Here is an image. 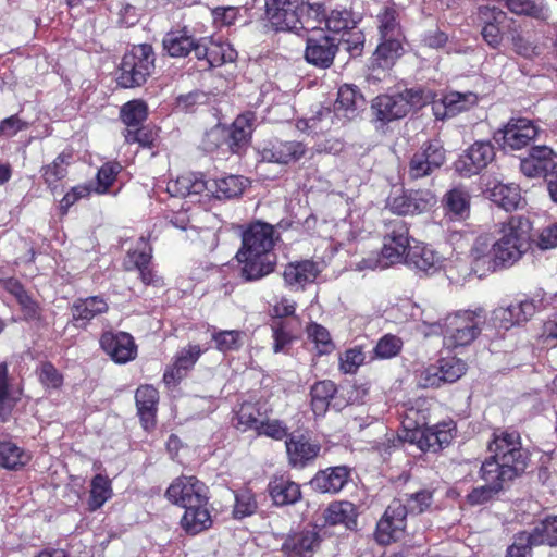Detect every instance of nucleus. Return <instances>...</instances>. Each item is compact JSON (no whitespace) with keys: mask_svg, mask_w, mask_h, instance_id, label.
I'll return each mask as SVG.
<instances>
[{"mask_svg":"<svg viewBox=\"0 0 557 557\" xmlns=\"http://www.w3.org/2000/svg\"><path fill=\"white\" fill-rule=\"evenodd\" d=\"M30 460V455L11 441H0V467L17 470Z\"/></svg>","mask_w":557,"mask_h":557,"instance_id":"obj_46","label":"nucleus"},{"mask_svg":"<svg viewBox=\"0 0 557 557\" xmlns=\"http://www.w3.org/2000/svg\"><path fill=\"white\" fill-rule=\"evenodd\" d=\"M212 339L222 352L237 350L243 345V333L239 331H214Z\"/></svg>","mask_w":557,"mask_h":557,"instance_id":"obj_57","label":"nucleus"},{"mask_svg":"<svg viewBox=\"0 0 557 557\" xmlns=\"http://www.w3.org/2000/svg\"><path fill=\"white\" fill-rule=\"evenodd\" d=\"M521 172L528 177H547L557 174V153L547 146L533 147L520 162Z\"/></svg>","mask_w":557,"mask_h":557,"instance_id":"obj_18","label":"nucleus"},{"mask_svg":"<svg viewBox=\"0 0 557 557\" xmlns=\"http://www.w3.org/2000/svg\"><path fill=\"white\" fill-rule=\"evenodd\" d=\"M138 416L145 430H150L156 423L159 393L151 385H143L135 394Z\"/></svg>","mask_w":557,"mask_h":557,"instance_id":"obj_33","label":"nucleus"},{"mask_svg":"<svg viewBox=\"0 0 557 557\" xmlns=\"http://www.w3.org/2000/svg\"><path fill=\"white\" fill-rule=\"evenodd\" d=\"M539 135V127L529 119L512 117L503 129H499L495 139L505 148L520 150L527 147Z\"/></svg>","mask_w":557,"mask_h":557,"instance_id":"obj_11","label":"nucleus"},{"mask_svg":"<svg viewBox=\"0 0 557 557\" xmlns=\"http://www.w3.org/2000/svg\"><path fill=\"white\" fill-rule=\"evenodd\" d=\"M121 169L122 166L119 163H106L102 165L97 174V193H106L115 181V177L120 173Z\"/></svg>","mask_w":557,"mask_h":557,"instance_id":"obj_63","label":"nucleus"},{"mask_svg":"<svg viewBox=\"0 0 557 557\" xmlns=\"http://www.w3.org/2000/svg\"><path fill=\"white\" fill-rule=\"evenodd\" d=\"M409 250V230L401 220L387 225L381 253H371L356 263V270H383L401 262Z\"/></svg>","mask_w":557,"mask_h":557,"instance_id":"obj_2","label":"nucleus"},{"mask_svg":"<svg viewBox=\"0 0 557 557\" xmlns=\"http://www.w3.org/2000/svg\"><path fill=\"white\" fill-rule=\"evenodd\" d=\"M324 16V9L320 3H309L302 0L301 10H300V20L299 30H312L318 32L322 24V20Z\"/></svg>","mask_w":557,"mask_h":557,"instance_id":"obj_53","label":"nucleus"},{"mask_svg":"<svg viewBox=\"0 0 557 557\" xmlns=\"http://www.w3.org/2000/svg\"><path fill=\"white\" fill-rule=\"evenodd\" d=\"M494 157V147L490 141H475L455 162V169L463 176H472L486 168Z\"/></svg>","mask_w":557,"mask_h":557,"instance_id":"obj_17","label":"nucleus"},{"mask_svg":"<svg viewBox=\"0 0 557 557\" xmlns=\"http://www.w3.org/2000/svg\"><path fill=\"white\" fill-rule=\"evenodd\" d=\"M257 510V502L250 491H242L235 494V505L233 517L235 519H244L253 515Z\"/></svg>","mask_w":557,"mask_h":557,"instance_id":"obj_60","label":"nucleus"},{"mask_svg":"<svg viewBox=\"0 0 557 557\" xmlns=\"http://www.w3.org/2000/svg\"><path fill=\"white\" fill-rule=\"evenodd\" d=\"M150 260L151 247L144 238H140L137 247L128 251L123 264L127 271L137 270L144 284H156L158 280H156L153 271L149 268Z\"/></svg>","mask_w":557,"mask_h":557,"instance_id":"obj_27","label":"nucleus"},{"mask_svg":"<svg viewBox=\"0 0 557 557\" xmlns=\"http://www.w3.org/2000/svg\"><path fill=\"white\" fill-rule=\"evenodd\" d=\"M320 543L315 529H306L289 534L282 544L286 557H311Z\"/></svg>","mask_w":557,"mask_h":557,"instance_id":"obj_22","label":"nucleus"},{"mask_svg":"<svg viewBox=\"0 0 557 557\" xmlns=\"http://www.w3.org/2000/svg\"><path fill=\"white\" fill-rule=\"evenodd\" d=\"M479 15L485 25L482 28V36L486 44L492 48H498L503 40V34L499 28L507 14L495 7H480Z\"/></svg>","mask_w":557,"mask_h":557,"instance_id":"obj_31","label":"nucleus"},{"mask_svg":"<svg viewBox=\"0 0 557 557\" xmlns=\"http://www.w3.org/2000/svg\"><path fill=\"white\" fill-rule=\"evenodd\" d=\"M252 122L251 113L242 114L233 122L226 141L232 152L239 153L247 146L252 134Z\"/></svg>","mask_w":557,"mask_h":557,"instance_id":"obj_39","label":"nucleus"},{"mask_svg":"<svg viewBox=\"0 0 557 557\" xmlns=\"http://www.w3.org/2000/svg\"><path fill=\"white\" fill-rule=\"evenodd\" d=\"M357 516L356 506L347 500L334 502L324 511L326 523L332 525L344 524L348 529L356 525Z\"/></svg>","mask_w":557,"mask_h":557,"instance_id":"obj_41","label":"nucleus"},{"mask_svg":"<svg viewBox=\"0 0 557 557\" xmlns=\"http://www.w3.org/2000/svg\"><path fill=\"white\" fill-rule=\"evenodd\" d=\"M112 496L111 482L107 476L97 474L91 480L88 507L91 511L99 509Z\"/></svg>","mask_w":557,"mask_h":557,"instance_id":"obj_50","label":"nucleus"},{"mask_svg":"<svg viewBox=\"0 0 557 557\" xmlns=\"http://www.w3.org/2000/svg\"><path fill=\"white\" fill-rule=\"evenodd\" d=\"M236 57V50L227 42L215 41L209 37L198 40L196 58L206 61L209 67L233 62Z\"/></svg>","mask_w":557,"mask_h":557,"instance_id":"obj_21","label":"nucleus"},{"mask_svg":"<svg viewBox=\"0 0 557 557\" xmlns=\"http://www.w3.org/2000/svg\"><path fill=\"white\" fill-rule=\"evenodd\" d=\"M72 315L76 322L85 325L88 321L96 315L107 312V301L98 296L88 297L85 299H77L72 306Z\"/></svg>","mask_w":557,"mask_h":557,"instance_id":"obj_42","label":"nucleus"},{"mask_svg":"<svg viewBox=\"0 0 557 557\" xmlns=\"http://www.w3.org/2000/svg\"><path fill=\"white\" fill-rule=\"evenodd\" d=\"M263 414L255 404L245 403L236 413V428L243 432L248 430L258 431Z\"/></svg>","mask_w":557,"mask_h":557,"instance_id":"obj_52","label":"nucleus"},{"mask_svg":"<svg viewBox=\"0 0 557 557\" xmlns=\"http://www.w3.org/2000/svg\"><path fill=\"white\" fill-rule=\"evenodd\" d=\"M153 69L154 53L152 47L147 44L134 46L123 57L117 82L124 88L141 86L151 75Z\"/></svg>","mask_w":557,"mask_h":557,"instance_id":"obj_6","label":"nucleus"},{"mask_svg":"<svg viewBox=\"0 0 557 557\" xmlns=\"http://www.w3.org/2000/svg\"><path fill=\"white\" fill-rule=\"evenodd\" d=\"M488 450L495 458L512 463L518 469L524 470L527 467L528 455L521 448L520 435L516 431L507 430L495 435Z\"/></svg>","mask_w":557,"mask_h":557,"instance_id":"obj_15","label":"nucleus"},{"mask_svg":"<svg viewBox=\"0 0 557 557\" xmlns=\"http://www.w3.org/2000/svg\"><path fill=\"white\" fill-rule=\"evenodd\" d=\"M307 333L315 344V348L320 355H326L334 350V344L331 339V335L322 325L311 323L307 327Z\"/></svg>","mask_w":557,"mask_h":557,"instance_id":"obj_58","label":"nucleus"},{"mask_svg":"<svg viewBox=\"0 0 557 557\" xmlns=\"http://www.w3.org/2000/svg\"><path fill=\"white\" fill-rule=\"evenodd\" d=\"M437 197L430 189H409L391 196L387 200L389 210L398 215H416L432 210Z\"/></svg>","mask_w":557,"mask_h":557,"instance_id":"obj_7","label":"nucleus"},{"mask_svg":"<svg viewBox=\"0 0 557 557\" xmlns=\"http://www.w3.org/2000/svg\"><path fill=\"white\" fill-rule=\"evenodd\" d=\"M306 152L300 141H275L263 146L259 151L261 160L287 164L298 161Z\"/></svg>","mask_w":557,"mask_h":557,"instance_id":"obj_23","label":"nucleus"},{"mask_svg":"<svg viewBox=\"0 0 557 557\" xmlns=\"http://www.w3.org/2000/svg\"><path fill=\"white\" fill-rule=\"evenodd\" d=\"M364 359L366 356L360 347L347 349L339 356V370L345 374L356 373Z\"/></svg>","mask_w":557,"mask_h":557,"instance_id":"obj_61","label":"nucleus"},{"mask_svg":"<svg viewBox=\"0 0 557 557\" xmlns=\"http://www.w3.org/2000/svg\"><path fill=\"white\" fill-rule=\"evenodd\" d=\"M364 106L362 94L351 85H343L338 89L337 99L334 103V112L337 116L351 120Z\"/></svg>","mask_w":557,"mask_h":557,"instance_id":"obj_35","label":"nucleus"},{"mask_svg":"<svg viewBox=\"0 0 557 557\" xmlns=\"http://www.w3.org/2000/svg\"><path fill=\"white\" fill-rule=\"evenodd\" d=\"M165 497L182 508L199 503H208V488L195 476L175 479L165 492Z\"/></svg>","mask_w":557,"mask_h":557,"instance_id":"obj_10","label":"nucleus"},{"mask_svg":"<svg viewBox=\"0 0 557 557\" xmlns=\"http://www.w3.org/2000/svg\"><path fill=\"white\" fill-rule=\"evenodd\" d=\"M445 159V150L440 141L424 143L410 158L408 175L411 180L429 176L444 164Z\"/></svg>","mask_w":557,"mask_h":557,"instance_id":"obj_8","label":"nucleus"},{"mask_svg":"<svg viewBox=\"0 0 557 557\" xmlns=\"http://www.w3.org/2000/svg\"><path fill=\"white\" fill-rule=\"evenodd\" d=\"M207 189L208 182L197 173L183 174L176 180L170 181L166 186L168 193L173 197L198 196Z\"/></svg>","mask_w":557,"mask_h":557,"instance_id":"obj_37","label":"nucleus"},{"mask_svg":"<svg viewBox=\"0 0 557 557\" xmlns=\"http://www.w3.org/2000/svg\"><path fill=\"white\" fill-rule=\"evenodd\" d=\"M162 46L170 57L184 58L191 51L196 54L198 40H195L184 27L183 29L168 32L163 37Z\"/></svg>","mask_w":557,"mask_h":557,"instance_id":"obj_36","label":"nucleus"},{"mask_svg":"<svg viewBox=\"0 0 557 557\" xmlns=\"http://www.w3.org/2000/svg\"><path fill=\"white\" fill-rule=\"evenodd\" d=\"M490 197L493 202L505 209L512 211L520 207L522 197L518 185L510 183H498L490 190Z\"/></svg>","mask_w":557,"mask_h":557,"instance_id":"obj_43","label":"nucleus"},{"mask_svg":"<svg viewBox=\"0 0 557 557\" xmlns=\"http://www.w3.org/2000/svg\"><path fill=\"white\" fill-rule=\"evenodd\" d=\"M349 475V469L345 466L329 468L318 472L311 485L321 493H338L348 482Z\"/></svg>","mask_w":557,"mask_h":557,"instance_id":"obj_34","label":"nucleus"},{"mask_svg":"<svg viewBox=\"0 0 557 557\" xmlns=\"http://www.w3.org/2000/svg\"><path fill=\"white\" fill-rule=\"evenodd\" d=\"M524 470L516 468L512 463L503 461L502 459L490 456L481 467V479L490 485H499L500 491L504 484L513 480Z\"/></svg>","mask_w":557,"mask_h":557,"instance_id":"obj_26","label":"nucleus"},{"mask_svg":"<svg viewBox=\"0 0 557 557\" xmlns=\"http://www.w3.org/2000/svg\"><path fill=\"white\" fill-rule=\"evenodd\" d=\"M557 545V517H549L537 523L531 532L523 531L515 536L511 552L522 549L530 554L532 547L539 545Z\"/></svg>","mask_w":557,"mask_h":557,"instance_id":"obj_14","label":"nucleus"},{"mask_svg":"<svg viewBox=\"0 0 557 557\" xmlns=\"http://www.w3.org/2000/svg\"><path fill=\"white\" fill-rule=\"evenodd\" d=\"M70 158V154L61 153L52 163L41 169V176L51 191H54L58 186V182L66 176Z\"/></svg>","mask_w":557,"mask_h":557,"instance_id":"obj_49","label":"nucleus"},{"mask_svg":"<svg viewBox=\"0 0 557 557\" xmlns=\"http://www.w3.org/2000/svg\"><path fill=\"white\" fill-rule=\"evenodd\" d=\"M322 23L327 30L333 33H341L354 26L351 13L346 9L332 10L327 14L324 12Z\"/></svg>","mask_w":557,"mask_h":557,"instance_id":"obj_56","label":"nucleus"},{"mask_svg":"<svg viewBox=\"0 0 557 557\" xmlns=\"http://www.w3.org/2000/svg\"><path fill=\"white\" fill-rule=\"evenodd\" d=\"M407 513V506L394 499L376 524V541L384 545L397 541L405 531Z\"/></svg>","mask_w":557,"mask_h":557,"instance_id":"obj_13","label":"nucleus"},{"mask_svg":"<svg viewBox=\"0 0 557 557\" xmlns=\"http://www.w3.org/2000/svg\"><path fill=\"white\" fill-rule=\"evenodd\" d=\"M302 0H265V13L276 30L299 32Z\"/></svg>","mask_w":557,"mask_h":557,"instance_id":"obj_12","label":"nucleus"},{"mask_svg":"<svg viewBox=\"0 0 557 557\" xmlns=\"http://www.w3.org/2000/svg\"><path fill=\"white\" fill-rule=\"evenodd\" d=\"M337 51L338 44L336 39L319 30L308 36L305 59L309 64L320 69H327L333 64Z\"/></svg>","mask_w":557,"mask_h":557,"instance_id":"obj_16","label":"nucleus"},{"mask_svg":"<svg viewBox=\"0 0 557 557\" xmlns=\"http://www.w3.org/2000/svg\"><path fill=\"white\" fill-rule=\"evenodd\" d=\"M507 9L516 15H525L533 18L545 17L543 0H504Z\"/></svg>","mask_w":557,"mask_h":557,"instance_id":"obj_51","label":"nucleus"},{"mask_svg":"<svg viewBox=\"0 0 557 557\" xmlns=\"http://www.w3.org/2000/svg\"><path fill=\"white\" fill-rule=\"evenodd\" d=\"M404 53L403 39H382L373 53V64L391 67Z\"/></svg>","mask_w":557,"mask_h":557,"instance_id":"obj_47","label":"nucleus"},{"mask_svg":"<svg viewBox=\"0 0 557 557\" xmlns=\"http://www.w3.org/2000/svg\"><path fill=\"white\" fill-rule=\"evenodd\" d=\"M403 346V342L395 335H384L376 344L374 352L381 359H389L398 355Z\"/></svg>","mask_w":557,"mask_h":557,"instance_id":"obj_62","label":"nucleus"},{"mask_svg":"<svg viewBox=\"0 0 557 557\" xmlns=\"http://www.w3.org/2000/svg\"><path fill=\"white\" fill-rule=\"evenodd\" d=\"M441 377L444 383H453L460 379L467 370L466 363L456 357L444 358L440 361Z\"/></svg>","mask_w":557,"mask_h":557,"instance_id":"obj_59","label":"nucleus"},{"mask_svg":"<svg viewBox=\"0 0 557 557\" xmlns=\"http://www.w3.org/2000/svg\"><path fill=\"white\" fill-rule=\"evenodd\" d=\"M406 261L419 271L433 274L443 268L445 258L431 247L418 244L409 248Z\"/></svg>","mask_w":557,"mask_h":557,"instance_id":"obj_29","label":"nucleus"},{"mask_svg":"<svg viewBox=\"0 0 557 557\" xmlns=\"http://www.w3.org/2000/svg\"><path fill=\"white\" fill-rule=\"evenodd\" d=\"M289 463L296 468H304L315 459L320 453V445L307 436L292 435L285 443Z\"/></svg>","mask_w":557,"mask_h":557,"instance_id":"obj_25","label":"nucleus"},{"mask_svg":"<svg viewBox=\"0 0 557 557\" xmlns=\"http://www.w3.org/2000/svg\"><path fill=\"white\" fill-rule=\"evenodd\" d=\"M247 180L243 176L228 175L214 181L218 198H233L239 196L246 187Z\"/></svg>","mask_w":557,"mask_h":557,"instance_id":"obj_54","label":"nucleus"},{"mask_svg":"<svg viewBox=\"0 0 557 557\" xmlns=\"http://www.w3.org/2000/svg\"><path fill=\"white\" fill-rule=\"evenodd\" d=\"M430 90L410 88L395 95H381L372 101V111L382 123H389L405 117L412 108H421L433 101Z\"/></svg>","mask_w":557,"mask_h":557,"instance_id":"obj_4","label":"nucleus"},{"mask_svg":"<svg viewBox=\"0 0 557 557\" xmlns=\"http://www.w3.org/2000/svg\"><path fill=\"white\" fill-rule=\"evenodd\" d=\"M321 271L322 267L320 263L312 260H302L287 264L283 276L289 286L302 287L308 283L314 282Z\"/></svg>","mask_w":557,"mask_h":557,"instance_id":"obj_32","label":"nucleus"},{"mask_svg":"<svg viewBox=\"0 0 557 557\" xmlns=\"http://www.w3.org/2000/svg\"><path fill=\"white\" fill-rule=\"evenodd\" d=\"M148 115V109L144 101L132 100L121 108V119L127 128L139 126Z\"/></svg>","mask_w":557,"mask_h":557,"instance_id":"obj_55","label":"nucleus"},{"mask_svg":"<svg viewBox=\"0 0 557 557\" xmlns=\"http://www.w3.org/2000/svg\"><path fill=\"white\" fill-rule=\"evenodd\" d=\"M377 29L380 34V40L404 39L398 15L392 8H385L377 14Z\"/></svg>","mask_w":557,"mask_h":557,"instance_id":"obj_48","label":"nucleus"},{"mask_svg":"<svg viewBox=\"0 0 557 557\" xmlns=\"http://www.w3.org/2000/svg\"><path fill=\"white\" fill-rule=\"evenodd\" d=\"M530 230L528 220L512 216L500 225L492 245L478 238L470 251L473 273L482 277L518 262L530 247Z\"/></svg>","mask_w":557,"mask_h":557,"instance_id":"obj_1","label":"nucleus"},{"mask_svg":"<svg viewBox=\"0 0 557 557\" xmlns=\"http://www.w3.org/2000/svg\"><path fill=\"white\" fill-rule=\"evenodd\" d=\"M455 424L453 421L442 422L432 428L416 429L410 441L423 451H437L447 446L454 437Z\"/></svg>","mask_w":557,"mask_h":557,"instance_id":"obj_20","label":"nucleus"},{"mask_svg":"<svg viewBox=\"0 0 557 557\" xmlns=\"http://www.w3.org/2000/svg\"><path fill=\"white\" fill-rule=\"evenodd\" d=\"M269 492L277 506L293 505L301 497L300 486L284 476L273 479L269 484Z\"/></svg>","mask_w":557,"mask_h":557,"instance_id":"obj_40","label":"nucleus"},{"mask_svg":"<svg viewBox=\"0 0 557 557\" xmlns=\"http://www.w3.org/2000/svg\"><path fill=\"white\" fill-rule=\"evenodd\" d=\"M126 143H137L141 147H151L156 139V134L148 127L126 128L124 134Z\"/></svg>","mask_w":557,"mask_h":557,"instance_id":"obj_64","label":"nucleus"},{"mask_svg":"<svg viewBox=\"0 0 557 557\" xmlns=\"http://www.w3.org/2000/svg\"><path fill=\"white\" fill-rule=\"evenodd\" d=\"M236 259L240 264V277L245 282L261 280L274 271L275 257L273 255H244L236 253Z\"/></svg>","mask_w":557,"mask_h":557,"instance_id":"obj_24","label":"nucleus"},{"mask_svg":"<svg viewBox=\"0 0 557 557\" xmlns=\"http://www.w3.org/2000/svg\"><path fill=\"white\" fill-rule=\"evenodd\" d=\"M444 209L446 215L451 220H465L470 212V197L467 191L454 188L444 197Z\"/></svg>","mask_w":557,"mask_h":557,"instance_id":"obj_44","label":"nucleus"},{"mask_svg":"<svg viewBox=\"0 0 557 557\" xmlns=\"http://www.w3.org/2000/svg\"><path fill=\"white\" fill-rule=\"evenodd\" d=\"M549 306L557 307V293H536L532 298L520 297L494 309L491 323L496 329L509 330L515 325L527 322L537 310Z\"/></svg>","mask_w":557,"mask_h":557,"instance_id":"obj_3","label":"nucleus"},{"mask_svg":"<svg viewBox=\"0 0 557 557\" xmlns=\"http://www.w3.org/2000/svg\"><path fill=\"white\" fill-rule=\"evenodd\" d=\"M207 505L208 503H199L184 508L185 512L181 519V527L188 534L195 535L211 527L212 520Z\"/></svg>","mask_w":557,"mask_h":557,"instance_id":"obj_38","label":"nucleus"},{"mask_svg":"<svg viewBox=\"0 0 557 557\" xmlns=\"http://www.w3.org/2000/svg\"><path fill=\"white\" fill-rule=\"evenodd\" d=\"M276 239L273 225L256 221L242 232V247L237 252H240V256L272 255L271 250Z\"/></svg>","mask_w":557,"mask_h":557,"instance_id":"obj_9","label":"nucleus"},{"mask_svg":"<svg viewBox=\"0 0 557 557\" xmlns=\"http://www.w3.org/2000/svg\"><path fill=\"white\" fill-rule=\"evenodd\" d=\"M100 346L115 363H127L137 356V345L134 337L126 332L103 333L100 338Z\"/></svg>","mask_w":557,"mask_h":557,"instance_id":"obj_19","label":"nucleus"},{"mask_svg":"<svg viewBox=\"0 0 557 557\" xmlns=\"http://www.w3.org/2000/svg\"><path fill=\"white\" fill-rule=\"evenodd\" d=\"M202 350L198 345H189L181 349L175 358L174 364L166 369L163 374V381L166 385H176L186 374V372L194 367Z\"/></svg>","mask_w":557,"mask_h":557,"instance_id":"obj_30","label":"nucleus"},{"mask_svg":"<svg viewBox=\"0 0 557 557\" xmlns=\"http://www.w3.org/2000/svg\"><path fill=\"white\" fill-rule=\"evenodd\" d=\"M479 97L472 91H449L441 100L443 113L440 112V106H434V113L437 119L451 117L470 110L478 104Z\"/></svg>","mask_w":557,"mask_h":557,"instance_id":"obj_28","label":"nucleus"},{"mask_svg":"<svg viewBox=\"0 0 557 557\" xmlns=\"http://www.w3.org/2000/svg\"><path fill=\"white\" fill-rule=\"evenodd\" d=\"M485 315L482 309L458 311L445 319L441 334L448 348L470 345L481 333Z\"/></svg>","mask_w":557,"mask_h":557,"instance_id":"obj_5","label":"nucleus"},{"mask_svg":"<svg viewBox=\"0 0 557 557\" xmlns=\"http://www.w3.org/2000/svg\"><path fill=\"white\" fill-rule=\"evenodd\" d=\"M337 392L336 385L331 380H323L314 383L310 389L311 408L315 416H323L331 399Z\"/></svg>","mask_w":557,"mask_h":557,"instance_id":"obj_45","label":"nucleus"}]
</instances>
